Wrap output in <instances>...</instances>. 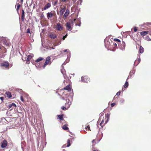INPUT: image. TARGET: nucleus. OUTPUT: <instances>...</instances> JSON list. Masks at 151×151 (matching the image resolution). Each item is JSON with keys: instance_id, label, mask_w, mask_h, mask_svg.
Instances as JSON below:
<instances>
[{"instance_id": "1", "label": "nucleus", "mask_w": 151, "mask_h": 151, "mask_svg": "<svg viewBox=\"0 0 151 151\" xmlns=\"http://www.w3.org/2000/svg\"><path fill=\"white\" fill-rule=\"evenodd\" d=\"M50 56L47 57L46 59L44 65L42 66L43 68L44 69L46 66L48 64L50 65L51 63L50 62Z\"/></svg>"}, {"instance_id": "2", "label": "nucleus", "mask_w": 151, "mask_h": 151, "mask_svg": "<svg viewBox=\"0 0 151 151\" xmlns=\"http://www.w3.org/2000/svg\"><path fill=\"white\" fill-rule=\"evenodd\" d=\"M81 81L83 82L88 83L90 82V79L88 76H85L81 77Z\"/></svg>"}, {"instance_id": "3", "label": "nucleus", "mask_w": 151, "mask_h": 151, "mask_svg": "<svg viewBox=\"0 0 151 151\" xmlns=\"http://www.w3.org/2000/svg\"><path fill=\"white\" fill-rule=\"evenodd\" d=\"M65 101L66 102H64V103H65V106L66 108L68 109L70 107V106L71 104V102L70 101V100L68 99H66Z\"/></svg>"}, {"instance_id": "4", "label": "nucleus", "mask_w": 151, "mask_h": 151, "mask_svg": "<svg viewBox=\"0 0 151 151\" xmlns=\"http://www.w3.org/2000/svg\"><path fill=\"white\" fill-rule=\"evenodd\" d=\"M119 48L122 50L125 49V43L124 42H122V44L118 43Z\"/></svg>"}, {"instance_id": "5", "label": "nucleus", "mask_w": 151, "mask_h": 151, "mask_svg": "<svg viewBox=\"0 0 151 151\" xmlns=\"http://www.w3.org/2000/svg\"><path fill=\"white\" fill-rule=\"evenodd\" d=\"M1 65L2 67H4L5 68H9V63L7 61L1 63Z\"/></svg>"}, {"instance_id": "6", "label": "nucleus", "mask_w": 151, "mask_h": 151, "mask_svg": "<svg viewBox=\"0 0 151 151\" xmlns=\"http://www.w3.org/2000/svg\"><path fill=\"white\" fill-rule=\"evenodd\" d=\"M55 12L52 13V12H48L47 14V17L48 19L52 17L55 16Z\"/></svg>"}, {"instance_id": "7", "label": "nucleus", "mask_w": 151, "mask_h": 151, "mask_svg": "<svg viewBox=\"0 0 151 151\" xmlns=\"http://www.w3.org/2000/svg\"><path fill=\"white\" fill-rule=\"evenodd\" d=\"M16 105L14 103H12L11 104H10L8 105V109L10 111L12 110L13 108L16 107Z\"/></svg>"}, {"instance_id": "8", "label": "nucleus", "mask_w": 151, "mask_h": 151, "mask_svg": "<svg viewBox=\"0 0 151 151\" xmlns=\"http://www.w3.org/2000/svg\"><path fill=\"white\" fill-rule=\"evenodd\" d=\"M51 6V3H49L45 5V6L42 9V10L43 11L44 10H46L49 8Z\"/></svg>"}, {"instance_id": "9", "label": "nucleus", "mask_w": 151, "mask_h": 151, "mask_svg": "<svg viewBox=\"0 0 151 151\" xmlns=\"http://www.w3.org/2000/svg\"><path fill=\"white\" fill-rule=\"evenodd\" d=\"M56 29L58 31H61L63 29L62 25L60 23L57 24L56 26Z\"/></svg>"}, {"instance_id": "10", "label": "nucleus", "mask_w": 151, "mask_h": 151, "mask_svg": "<svg viewBox=\"0 0 151 151\" xmlns=\"http://www.w3.org/2000/svg\"><path fill=\"white\" fill-rule=\"evenodd\" d=\"M66 27L67 29L68 30H69L70 31L72 29L71 26V24L69 22H68L66 23Z\"/></svg>"}, {"instance_id": "11", "label": "nucleus", "mask_w": 151, "mask_h": 151, "mask_svg": "<svg viewBox=\"0 0 151 151\" xmlns=\"http://www.w3.org/2000/svg\"><path fill=\"white\" fill-rule=\"evenodd\" d=\"M7 145V141L6 140H4L1 143V147L2 148L5 147Z\"/></svg>"}, {"instance_id": "12", "label": "nucleus", "mask_w": 151, "mask_h": 151, "mask_svg": "<svg viewBox=\"0 0 151 151\" xmlns=\"http://www.w3.org/2000/svg\"><path fill=\"white\" fill-rule=\"evenodd\" d=\"M65 9L66 8L65 7H64L63 8L61 7V8L60 11V16H62L65 10Z\"/></svg>"}, {"instance_id": "13", "label": "nucleus", "mask_w": 151, "mask_h": 151, "mask_svg": "<svg viewBox=\"0 0 151 151\" xmlns=\"http://www.w3.org/2000/svg\"><path fill=\"white\" fill-rule=\"evenodd\" d=\"M50 37L51 39H55L57 37V35L54 32H51L50 35Z\"/></svg>"}, {"instance_id": "14", "label": "nucleus", "mask_w": 151, "mask_h": 151, "mask_svg": "<svg viewBox=\"0 0 151 151\" xmlns=\"http://www.w3.org/2000/svg\"><path fill=\"white\" fill-rule=\"evenodd\" d=\"M32 56L31 55H28L27 57V60H26V62L28 64L29 63V60L32 59Z\"/></svg>"}, {"instance_id": "15", "label": "nucleus", "mask_w": 151, "mask_h": 151, "mask_svg": "<svg viewBox=\"0 0 151 151\" xmlns=\"http://www.w3.org/2000/svg\"><path fill=\"white\" fill-rule=\"evenodd\" d=\"M70 140L69 139H68L67 141V143L66 144H65L63 145V147H69L70 146Z\"/></svg>"}, {"instance_id": "16", "label": "nucleus", "mask_w": 151, "mask_h": 151, "mask_svg": "<svg viewBox=\"0 0 151 151\" xmlns=\"http://www.w3.org/2000/svg\"><path fill=\"white\" fill-rule=\"evenodd\" d=\"M63 89L67 90L68 92L70 91L71 87L70 85H68L66 87H65Z\"/></svg>"}, {"instance_id": "17", "label": "nucleus", "mask_w": 151, "mask_h": 151, "mask_svg": "<svg viewBox=\"0 0 151 151\" xmlns=\"http://www.w3.org/2000/svg\"><path fill=\"white\" fill-rule=\"evenodd\" d=\"M104 119H103L101 122L100 124V126H101V127H102L104 126L106 124L107 122V121H106L105 123H104Z\"/></svg>"}, {"instance_id": "18", "label": "nucleus", "mask_w": 151, "mask_h": 151, "mask_svg": "<svg viewBox=\"0 0 151 151\" xmlns=\"http://www.w3.org/2000/svg\"><path fill=\"white\" fill-rule=\"evenodd\" d=\"M70 13V11L69 9H67L66 10V11L64 14V16L65 17H66Z\"/></svg>"}, {"instance_id": "19", "label": "nucleus", "mask_w": 151, "mask_h": 151, "mask_svg": "<svg viewBox=\"0 0 151 151\" xmlns=\"http://www.w3.org/2000/svg\"><path fill=\"white\" fill-rule=\"evenodd\" d=\"M57 118L58 119H60L61 120H64L63 115H57Z\"/></svg>"}, {"instance_id": "20", "label": "nucleus", "mask_w": 151, "mask_h": 151, "mask_svg": "<svg viewBox=\"0 0 151 151\" xmlns=\"http://www.w3.org/2000/svg\"><path fill=\"white\" fill-rule=\"evenodd\" d=\"M149 33V32L147 31H144L143 32H140V34L142 36H145V35Z\"/></svg>"}, {"instance_id": "21", "label": "nucleus", "mask_w": 151, "mask_h": 151, "mask_svg": "<svg viewBox=\"0 0 151 151\" xmlns=\"http://www.w3.org/2000/svg\"><path fill=\"white\" fill-rule=\"evenodd\" d=\"M5 94L6 95L7 97L9 98H11L12 97L11 93L9 92H6Z\"/></svg>"}, {"instance_id": "22", "label": "nucleus", "mask_w": 151, "mask_h": 151, "mask_svg": "<svg viewBox=\"0 0 151 151\" xmlns=\"http://www.w3.org/2000/svg\"><path fill=\"white\" fill-rule=\"evenodd\" d=\"M25 15L24 10H22V14L21 19L22 21H24V19Z\"/></svg>"}, {"instance_id": "23", "label": "nucleus", "mask_w": 151, "mask_h": 151, "mask_svg": "<svg viewBox=\"0 0 151 151\" xmlns=\"http://www.w3.org/2000/svg\"><path fill=\"white\" fill-rule=\"evenodd\" d=\"M62 128L65 130H67L69 129L68 127H67V125L65 124L63 125L62 127Z\"/></svg>"}, {"instance_id": "24", "label": "nucleus", "mask_w": 151, "mask_h": 151, "mask_svg": "<svg viewBox=\"0 0 151 151\" xmlns=\"http://www.w3.org/2000/svg\"><path fill=\"white\" fill-rule=\"evenodd\" d=\"M33 2V1H27V4L28 3H29V6H31L32 5V3Z\"/></svg>"}, {"instance_id": "25", "label": "nucleus", "mask_w": 151, "mask_h": 151, "mask_svg": "<svg viewBox=\"0 0 151 151\" xmlns=\"http://www.w3.org/2000/svg\"><path fill=\"white\" fill-rule=\"evenodd\" d=\"M44 59V58H43L41 57H39V58L35 60V62H38Z\"/></svg>"}, {"instance_id": "26", "label": "nucleus", "mask_w": 151, "mask_h": 151, "mask_svg": "<svg viewBox=\"0 0 151 151\" xmlns=\"http://www.w3.org/2000/svg\"><path fill=\"white\" fill-rule=\"evenodd\" d=\"M144 51L143 48L142 46H140L139 48V52L140 53H142Z\"/></svg>"}, {"instance_id": "27", "label": "nucleus", "mask_w": 151, "mask_h": 151, "mask_svg": "<svg viewBox=\"0 0 151 151\" xmlns=\"http://www.w3.org/2000/svg\"><path fill=\"white\" fill-rule=\"evenodd\" d=\"M128 79V78H127V80ZM128 85H129L127 81H126V82L125 83L124 86V87L125 88H127V87H128Z\"/></svg>"}, {"instance_id": "28", "label": "nucleus", "mask_w": 151, "mask_h": 151, "mask_svg": "<svg viewBox=\"0 0 151 151\" xmlns=\"http://www.w3.org/2000/svg\"><path fill=\"white\" fill-rule=\"evenodd\" d=\"M16 6H17V11H18V10L20 7V5L19 3H17L16 5Z\"/></svg>"}, {"instance_id": "29", "label": "nucleus", "mask_w": 151, "mask_h": 151, "mask_svg": "<svg viewBox=\"0 0 151 151\" xmlns=\"http://www.w3.org/2000/svg\"><path fill=\"white\" fill-rule=\"evenodd\" d=\"M105 117H106V118L107 119V120L106 121H108L110 117L109 114L108 113L106 114V116H105Z\"/></svg>"}, {"instance_id": "30", "label": "nucleus", "mask_w": 151, "mask_h": 151, "mask_svg": "<svg viewBox=\"0 0 151 151\" xmlns=\"http://www.w3.org/2000/svg\"><path fill=\"white\" fill-rule=\"evenodd\" d=\"M61 108L62 109L64 110H66L68 109V108H66V107L65 106H62L61 107Z\"/></svg>"}, {"instance_id": "31", "label": "nucleus", "mask_w": 151, "mask_h": 151, "mask_svg": "<svg viewBox=\"0 0 151 151\" xmlns=\"http://www.w3.org/2000/svg\"><path fill=\"white\" fill-rule=\"evenodd\" d=\"M140 61V60L139 59L136 60L134 62V64H136V63H137V65L138 64H139V63Z\"/></svg>"}, {"instance_id": "32", "label": "nucleus", "mask_w": 151, "mask_h": 151, "mask_svg": "<svg viewBox=\"0 0 151 151\" xmlns=\"http://www.w3.org/2000/svg\"><path fill=\"white\" fill-rule=\"evenodd\" d=\"M114 41H117V42H120V40L119 39H117V38L114 39Z\"/></svg>"}, {"instance_id": "33", "label": "nucleus", "mask_w": 151, "mask_h": 151, "mask_svg": "<svg viewBox=\"0 0 151 151\" xmlns=\"http://www.w3.org/2000/svg\"><path fill=\"white\" fill-rule=\"evenodd\" d=\"M20 100H21L22 101V102H24V99H23V96H20Z\"/></svg>"}, {"instance_id": "34", "label": "nucleus", "mask_w": 151, "mask_h": 151, "mask_svg": "<svg viewBox=\"0 0 151 151\" xmlns=\"http://www.w3.org/2000/svg\"><path fill=\"white\" fill-rule=\"evenodd\" d=\"M27 33H29L31 34L32 32H31L30 30V29L29 28L27 29Z\"/></svg>"}, {"instance_id": "35", "label": "nucleus", "mask_w": 151, "mask_h": 151, "mask_svg": "<svg viewBox=\"0 0 151 151\" xmlns=\"http://www.w3.org/2000/svg\"><path fill=\"white\" fill-rule=\"evenodd\" d=\"M67 36V34L65 35L64 36L63 38V40H64L65 39V38H66Z\"/></svg>"}, {"instance_id": "36", "label": "nucleus", "mask_w": 151, "mask_h": 151, "mask_svg": "<svg viewBox=\"0 0 151 151\" xmlns=\"http://www.w3.org/2000/svg\"><path fill=\"white\" fill-rule=\"evenodd\" d=\"M86 130H87L88 129V130H91L90 129V127L88 125L86 127Z\"/></svg>"}, {"instance_id": "37", "label": "nucleus", "mask_w": 151, "mask_h": 151, "mask_svg": "<svg viewBox=\"0 0 151 151\" xmlns=\"http://www.w3.org/2000/svg\"><path fill=\"white\" fill-rule=\"evenodd\" d=\"M120 93H121V91H118V92L117 93H116V95L119 96L120 95Z\"/></svg>"}, {"instance_id": "38", "label": "nucleus", "mask_w": 151, "mask_h": 151, "mask_svg": "<svg viewBox=\"0 0 151 151\" xmlns=\"http://www.w3.org/2000/svg\"><path fill=\"white\" fill-rule=\"evenodd\" d=\"M115 105V103H112L111 104V107H113Z\"/></svg>"}, {"instance_id": "39", "label": "nucleus", "mask_w": 151, "mask_h": 151, "mask_svg": "<svg viewBox=\"0 0 151 151\" xmlns=\"http://www.w3.org/2000/svg\"><path fill=\"white\" fill-rule=\"evenodd\" d=\"M137 28L136 27H135L134 28V31L135 32L137 31Z\"/></svg>"}, {"instance_id": "40", "label": "nucleus", "mask_w": 151, "mask_h": 151, "mask_svg": "<svg viewBox=\"0 0 151 151\" xmlns=\"http://www.w3.org/2000/svg\"><path fill=\"white\" fill-rule=\"evenodd\" d=\"M113 45H114V47H116L117 46V44L116 43H114L113 44Z\"/></svg>"}, {"instance_id": "41", "label": "nucleus", "mask_w": 151, "mask_h": 151, "mask_svg": "<svg viewBox=\"0 0 151 151\" xmlns=\"http://www.w3.org/2000/svg\"><path fill=\"white\" fill-rule=\"evenodd\" d=\"M0 99L2 101H3L4 100V98L3 97H0Z\"/></svg>"}, {"instance_id": "42", "label": "nucleus", "mask_w": 151, "mask_h": 151, "mask_svg": "<svg viewBox=\"0 0 151 151\" xmlns=\"http://www.w3.org/2000/svg\"><path fill=\"white\" fill-rule=\"evenodd\" d=\"M57 2H58L57 1H56L55 2H54V5H55L57 4Z\"/></svg>"}, {"instance_id": "43", "label": "nucleus", "mask_w": 151, "mask_h": 151, "mask_svg": "<svg viewBox=\"0 0 151 151\" xmlns=\"http://www.w3.org/2000/svg\"><path fill=\"white\" fill-rule=\"evenodd\" d=\"M96 142V140L95 139H93L92 141V143H94Z\"/></svg>"}, {"instance_id": "44", "label": "nucleus", "mask_w": 151, "mask_h": 151, "mask_svg": "<svg viewBox=\"0 0 151 151\" xmlns=\"http://www.w3.org/2000/svg\"><path fill=\"white\" fill-rule=\"evenodd\" d=\"M67 51V49H65V50H63V51L64 52H66Z\"/></svg>"}, {"instance_id": "45", "label": "nucleus", "mask_w": 151, "mask_h": 151, "mask_svg": "<svg viewBox=\"0 0 151 151\" xmlns=\"http://www.w3.org/2000/svg\"><path fill=\"white\" fill-rule=\"evenodd\" d=\"M147 24L148 25H151V23L150 22H147Z\"/></svg>"}, {"instance_id": "46", "label": "nucleus", "mask_w": 151, "mask_h": 151, "mask_svg": "<svg viewBox=\"0 0 151 151\" xmlns=\"http://www.w3.org/2000/svg\"><path fill=\"white\" fill-rule=\"evenodd\" d=\"M36 4H34V7H35V6H37V3H36Z\"/></svg>"}, {"instance_id": "47", "label": "nucleus", "mask_w": 151, "mask_h": 151, "mask_svg": "<svg viewBox=\"0 0 151 151\" xmlns=\"http://www.w3.org/2000/svg\"><path fill=\"white\" fill-rule=\"evenodd\" d=\"M148 37V39H147H147H148V41H150V40H151V39H150L149 38V37Z\"/></svg>"}, {"instance_id": "48", "label": "nucleus", "mask_w": 151, "mask_h": 151, "mask_svg": "<svg viewBox=\"0 0 151 151\" xmlns=\"http://www.w3.org/2000/svg\"><path fill=\"white\" fill-rule=\"evenodd\" d=\"M76 19H75L73 20L74 21H75L76 20Z\"/></svg>"}, {"instance_id": "49", "label": "nucleus", "mask_w": 151, "mask_h": 151, "mask_svg": "<svg viewBox=\"0 0 151 151\" xmlns=\"http://www.w3.org/2000/svg\"><path fill=\"white\" fill-rule=\"evenodd\" d=\"M43 16H44V15L43 14L42 15H41V17H43Z\"/></svg>"}, {"instance_id": "50", "label": "nucleus", "mask_w": 151, "mask_h": 151, "mask_svg": "<svg viewBox=\"0 0 151 151\" xmlns=\"http://www.w3.org/2000/svg\"><path fill=\"white\" fill-rule=\"evenodd\" d=\"M93 151H98V150H93Z\"/></svg>"}, {"instance_id": "51", "label": "nucleus", "mask_w": 151, "mask_h": 151, "mask_svg": "<svg viewBox=\"0 0 151 151\" xmlns=\"http://www.w3.org/2000/svg\"><path fill=\"white\" fill-rule=\"evenodd\" d=\"M107 43H108V44L109 43H110V42H107Z\"/></svg>"}, {"instance_id": "52", "label": "nucleus", "mask_w": 151, "mask_h": 151, "mask_svg": "<svg viewBox=\"0 0 151 151\" xmlns=\"http://www.w3.org/2000/svg\"><path fill=\"white\" fill-rule=\"evenodd\" d=\"M1 46H0V49H1Z\"/></svg>"}, {"instance_id": "53", "label": "nucleus", "mask_w": 151, "mask_h": 151, "mask_svg": "<svg viewBox=\"0 0 151 151\" xmlns=\"http://www.w3.org/2000/svg\"><path fill=\"white\" fill-rule=\"evenodd\" d=\"M66 1L64 0V1Z\"/></svg>"}, {"instance_id": "54", "label": "nucleus", "mask_w": 151, "mask_h": 151, "mask_svg": "<svg viewBox=\"0 0 151 151\" xmlns=\"http://www.w3.org/2000/svg\"><path fill=\"white\" fill-rule=\"evenodd\" d=\"M23 0L21 1H22V2H23Z\"/></svg>"}]
</instances>
